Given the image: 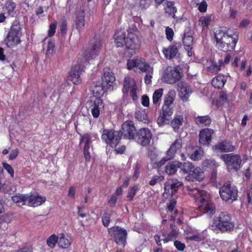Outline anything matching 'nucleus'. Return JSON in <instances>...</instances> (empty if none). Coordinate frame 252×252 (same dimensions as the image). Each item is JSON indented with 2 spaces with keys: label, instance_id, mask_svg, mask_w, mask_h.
<instances>
[{
  "label": "nucleus",
  "instance_id": "nucleus-23",
  "mask_svg": "<svg viewBox=\"0 0 252 252\" xmlns=\"http://www.w3.org/2000/svg\"><path fill=\"white\" fill-rule=\"evenodd\" d=\"M90 89L93 94L97 98H99L104 94L105 92L108 90L100 81L93 82Z\"/></svg>",
  "mask_w": 252,
  "mask_h": 252
},
{
  "label": "nucleus",
  "instance_id": "nucleus-19",
  "mask_svg": "<svg viewBox=\"0 0 252 252\" xmlns=\"http://www.w3.org/2000/svg\"><path fill=\"white\" fill-rule=\"evenodd\" d=\"M183 185V183L176 179L169 180L164 184L165 192L173 194L176 192L179 188Z\"/></svg>",
  "mask_w": 252,
  "mask_h": 252
},
{
  "label": "nucleus",
  "instance_id": "nucleus-43",
  "mask_svg": "<svg viewBox=\"0 0 252 252\" xmlns=\"http://www.w3.org/2000/svg\"><path fill=\"white\" fill-rule=\"evenodd\" d=\"M176 91L174 90H170L165 97L164 104L173 105V102L176 96Z\"/></svg>",
  "mask_w": 252,
  "mask_h": 252
},
{
  "label": "nucleus",
  "instance_id": "nucleus-13",
  "mask_svg": "<svg viewBox=\"0 0 252 252\" xmlns=\"http://www.w3.org/2000/svg\"><path fill=\"white\" fill-rule=\"evenodd\" d=\"M122 132L124 137L128 139H133L136 134V128L132 121H126L122 125Z\"/></svg>",
  "mask_w": 252,
  "mask_h": 252
},
{
  "label": "nucleus",
  "instance_id": "nucleus-64",
  "mask_svg": "<svg viewBox=\"0 0 252 252\" xmlns=\"http://www.w3.org/2000/svg\"><path fill=\"white\" fill-rule=\"evenodd\" d=\"M18 155V150L17 149H15L12 150L9 155V159L10 160H13L15 159Z\"/></svg>",
  "mask_w": 252,
  "mask_h": 252
},
{
  "label": "nucleus",
  "instance_id": "nucleus-10",
  "mask_svg": "<svg viewBox=\"0 0 252 252\" xmlns=\"http://www.w3.org/2000/svg\"><path fill=\"white\" fill-rule=\"evenodd\" d=\"M221 158L229 170L237 171L240 168L242 160L239 155L224 154L221 156Z\"/></svg>",
  "mask_w": 252,
  "mask_h": 252
},
{
  "label": "nucleus",
  "instance_id": "nucleus-34",
  "mask_svg": "<svg viewBox=\"0 0 252 252\" xmlns=\"http://www.w3.org/2000/svg\"><path fill=\"white\" fill-rule=\"evenodd\" d=\"M16 7V4L13 0H8L5 1L3 9L8 15L13 16L15 13Z\"/></svg>",
  "mask_w": 252,
  "mask_h": 252
},
{
  "label": "nucleus",
  "instance_id": "nucleus-25",
  "mask_svg": "<svg viewBox=\"0 0 252 252\" xmlns=\"http://www.w3.org/2000/svg\"><path fill=\"white\" fill-rule=\"evenodd\" d=\"M83 142L85 143L83 150L84 158L86 161H89L91 159V156L89 152L91 138L89 135L85 134L81 137L80 140V144Z\"/></svg>",
  "mask_w": 252,
  "mask_h": 252
},
{
  "label": "nucleus",
  "instance_id": "nucleus-54",
  "mask_svg": "<svg viewBox=\"0 0 252 252\" xmlns=\"http://www.w3.org/2000/svg\"><path fill=\"white\" fill-rule=\"evenodd\" d=\"M165 34L166 38L169 41H172L173 40L174 33L171 28L169 27H166L165 29Z\"/></svg>",
  "mask_w": 252,
  "mask_h": 252
},
{
  "label": "nucleus",
  "instance_id": "nucleus-58",
  "mask_svg": "<svg viewBox=\"0 0 252 252\" xmlns=\"http://www.w3.org/2000/svg\"><path fill=\"white\" fill-rule=\"evenodd\" d=\"M3 168L10 174L11 177H14V170L12 167L8 164L6 163H3Z\"/></svg>",
  "mask_w": 252,
  "mask_h": 252
},
{
  "label": "nucleus",
  "instance_id": "nucleus-8",
  "mask_svg": "<svg viewBox=\"0 0 252 252\" xmlns=\"http://www.w3.org/2000/svg\"><path fill=\"white\" fill-rule=\"evenodd\" d=\"M219 192L220 197L224 201H234L237 199L238 190L233 184L228 183L224 184L220 189Z\"/></svg>",
  "mask_w": 252,
  "mask_h": 252
},
{
  "label": "nucleus",
  "instance_id": "nucleus-53",
  "mask_svg": "<svg viewBox=\"0 0 252 252\" xmlns=\"http://www.w3.org/2000/svg\"><path fill=\"white\" fill-rule=\"evenodd\" d=\"M60 30L62 35L64 36L66 34L67 32V21L64 18L61 19Z\"/></svg>",
  "mask_w": 252,
  "mask_h": 252
},
{
  "label": "nucleus",
  "instance_id": "nucleus-60",
  "mask_svg": "<svg viewBox=\"0 0 252 252\" xmlns=\"http://www.w3.org/2000/svg\"><path fill=\"white\" fill-rule=\"evenodd\" d=\"M176 204V201L175 199H172L170 200L169 205L167 206L168 210L170 212H172L174 209L175 205Z\"/></svg>",
  "mask_w": 252,
  "mask_h": 252
},
{
  "label": "nucleus",
  "instance_id": "nucleus-24",
  "mask_svg": "<svg viewBox=\"0 0 252 252\" xmlns=\"http://www.w3.org/2000/svg\"><path fill=\"white\" fill-rule=\"evenodd\" d=\"M76 29L80 32L82 31L85 26V12L83 9L79 10L76 12L74 20Z\"/></svg>",
  "mask_w": 252,
  "mask_h": 252
},
{
  "label": "nucleus",
  "instance_id": "nucleus-28",
  "mask_svg": "<svg viewBox=\"0 0 252 252\" xmlns=\"http://www.w3.org/2000/svg\"><path fill=\"white\" fill-rule=\"evenodd\" d=\"M72 243V239L70 236L63 233L59 234L58 246L63 249H67L69 247Z\"/></svg>",
  "mask_w": 252,
  "mask_h": 252
},
{
  "label": "nucleus",
  "instance_id": "nucleus-20",
  "mask_svg": "<svg viewBox=\"0 0 252 252\" xmlns=\"http://www.w3.org/2000/svg\"><path fill=\"white\" fill-rule=\"evenodd\" d=\"M181 47L180 43H174L167 48H163L162 52L165 57L168 59L174 58L178 53V49Z\"/></svg>",
  "mask_w": 252,
  "mask_h": 252
},
{
  "label": "nucleus",
  "instance_id": "nucleus-16",
  "mask_svg": "<svg viewBox=\"0 0 252 252\" xmlns=\"http://www.w3.org/2000/svg\"><path fill=\"white\" fill-rule=\"evenodd\" d=\"M83 71V66L77 64L72 67L69 73V79L74 84H78L81 82L80 75Z\"/></svg>",
  "mask_w": 252,
  "mask_h": 252
},
{
  "label": "nucleus",
  "instance_id": "nucleus-49",
  "mask_svg": "<svg viewBox=\"0 0 252 252\" xmlns=\"http://www.w3.org/2000/svg\"><path fill=\"white\" fill-rule=\"evenodd\" d=\"M211 21V16L207 15L206 16H202L200 17L199 21V25L203 27H207Z\"/></svg>",
  "mask_w": 252,
  "mask_h": 252
},
{
  "label": "nucleus",
  "instance_id": "nucleus-6",
  "mask_svg": "<svg viewBox=\"0 0 252 252\" xmlns=\"http://www.w3.org/2000/svg\"><path fill=\"white\" fill-rule=\"evenodd\" d=\"M122 136V132L119 131L105 129L103 131L101 138L111 147L116 148L119 143Z\"/></svg>",
  "mask_w": 252,
  "mask_h": 252
},
{
  "label": "nucleus",
  "instance_id": "nucleus-44",
  "mask_svg": "<svg viewBox=\"0 0 252 252\" xmlns=\"http://www.w3.org/2000/svg\"><path fill=\"white\" fill-rule=\"evenodd\" d=\"M163 90L162 88L158 89L155 91L153 95V102L155 105L158 104L159 101L163 94Z\"/></svg>",
  "mask_w": 252,
  "mask_h": 252
},
{
  "label": "nucleus",
  "instance_id": "nucleus-5",
  "mask_svg": "<svg viewBox=\"0 0 252 252\" xmlns=\"http://www.w3.org/2000/svg\"><path fill=\"white\" fill-rule=\"evenodd\" d=\"M22 34L21 27L18 21L13 23L10 30L7 35L5 42L8 47L14 46L20 42Z\"/></svg>",
  "mask_w": 252,
  "mask_h": 252
},
{
  "label": "nucleus",
  "instance_id": "nucleus-9",
  "mask_svg": "<svg viewBox=\"0 0 252 252\" xmlns=\"http://www.w3.org/2000/svg\"><path fill=\"white\" fill-rule=\"evenodd\" d=\"M108 232L118 245L123 247L125 246L127 236L126 230L119 226H114L108 228Z\"/></svg>",
  "mask_w": 252,
  "mask_h": 252
},
{
  "label": "nucleus",
  "instance_id": "nucleus-3",
  "mask_svg": "<svg viewBox=\"0 0 252 252\" xmlns=\"http://www.w3.org/2000/svg\"><path fill=\"white\" fill-rule=\"evenodd\" d=\"M215 38L216 41V46L224 52L233 50L238 41V35L231 31H223L217 30L214 32Z\"/></svg>",
  "mask_w": 252,
  "mask_h": 252
},
{
  "label": "nucleus",
  "instance_id": "nucleus-30",
  "mask_svg": "<svg viewBox=\"0 0 252 252\" xmlns=\"http://www.w3.org/2000/svg\"><path fill=\"white\" fill-rule=\"evenodd\" d=\"M170 228L172 230L169 233L166 234L163 233L162 237H163L162 241L164 243H167L169 241L175 239L178 235V230L175 228V226L173 224H170Z\"/></svg>",
  "mask_w": 252,
  "mask_h": 252
},
{
  "label": "nucleus",
  "instance_id": "nucleus-14",
  "mask_svg": "<svg viewBox=\"0 0 252 252\" xmlns=\"http://www.w3.org/2000/svg\"><path fill=\"white\" fill-rule=\"evenodd\" d=\"M114 74L109 70H105L101 78V83L109 91L114 89V84L115 81Z\"/></svg>",
  "mask_w": 252,
  "mask_h": 252
},
{
  "label": "nucleus",
  "instance_id": "nucleus-61",
  "mask_svg": "<svg viewBox=\"0 0 252 252\" xmlns=\"http://www.w3.org/2000/svg\"><path fill=\"white\" fill-rule=\"evenodd\" d=\"M247 199L248 206H252V188L248 191L247 195Z\"/></svg>",
  "mask_w": 252,
  "mask_h": 252
},
{
  "label": "nucleus",
  "instance_id": "nucleus-33",
  "mask_svg": "<svg viewBox=\"0 0 252 252\" xmlns=\"http://www.w3.org/2000/svg\"><path fill=\"white\" fill-rule=\"evenodd\" d=\"M226 82V77L223 75H219L212 80V85L216 89H221Z\"/></svg>",
  "mask_w": 252,
  "mask_h": 252
},
{
  "label": "nucleus",
  "instance_id": "nucleus-37",
  "mask_svg": "<svg viewBox=\"0 0 252 252\" xmlns=\"http://www.w3.org/2000/svg\"><path fill=\"white\" fill-rule=\"evenodd\" d=\"M206 164L208 167L212 169L211 172V179L212 181L215 182L217 178V172L216 168L219 166V164L213 159H209L206 161Z\"/></svg>",
  "mask_w": 252,
  "mask_h": 252
},
{
  "label": "nucleus",
  "instance_id": "nucleus-36",
  "mask_svg": "<svg viewBox=\"0 0 252 252\" xmlns=\"http://www.w3.org/2000/svg\"><path fill=\"white\" fill-rule=\"evenodd\" d=\"M203 154L202 148L197 146L192 148V153L190 155V158L194 161H197L202 158Z\"/></svg>",
  "mask_w": 252,
  "mask_h": 252
},
{
  "label": "nucleus",
  "instance_id": "nucleus-48",
  "mask_svg": "<svg viewBox=\"0 0 252 252\" xmlns=\"http://www.w3.org/2000/svg\"><path fill=\"white\" fill-rule=\"evenodd\" d=\"M115 214L114 212L111 213H105L102 217V224L105 227H108L110 222V217Z\"/></svg>",
  "mask_w": 252,
  "mask_h": 252
},
{
  "label": "nucleus",
  "instance_id": "nucleus-41",
  "mask_svg": "<svg viewBox=\"0 0 252 252\" xmlns=\"http://www.w3.org/2000/svg\"><path fill=\"white\" fill-rule=\"evenodd\" d=\"M28 195H22L18 194L12 197L13 201L17 204L19 206L23 205L25 204V202L28 201Z\"/></svg>",
  "mask_w": 252,
  "mask_h": 252
},
{
  "label": "nucleus",
  "instance_id": "nucleus-40",
  "mask_svg": "<svg viewBox=\"0 0 252 252\" xmlns=\"http://www.w3.org/2000/svg\"><path fill=\"white\" fill-rule=\"evenodd\" d=\"M138 68L142 72L147 73H153V68L150 65L145 62V60L141 59Z\"/></svg>",
  "mask_w": 252,
  "mask_h": 252
},
{
  "label": "nucleus",
  "instance_id": "nucleus-4",
  "mask_svg": "<svg viewBox=\"0 0 252 252\" xmlns=\"http://www.w3.org/2000/svg\"><path fill=\"white\" fill-rule=\"evenodd\" d=\"M230 215L226 212H221L214 221V224L221 232L233 230L234 223Z\"/></svg>",
  "mask_w": 252,
  "mask_h": 252
},
{
  "label": "nucleus",
  "instance_id": "nucleus-32",
  "mask_svg": "<svg viewBox=\"0 0 252 252\" xmlns=\"http://www.w3.org/2000/svg\"><path fill=\"white\" fill-rule=\"evenodd\" d=\"M194 122L199 126H207L211 123V119L208 115L194 117Z\"/></svg>",
  "mask_w": 252,
  "mask_h": 252
},
{
  "label": "nucleus",
  "instance_id": "nucleus-46",
  "mask_svg": "<svg viewBox=\"0 0 252 252\" xmlns=\"http://www.w3.org/2000/svg\"><path fill=\"white\" fill-rule=\"evenodd\" d=\"M141 59H133L128 60L127 62V69L129 70L132 69L134 67L138 68Z\"/></svg>",
  "mask_w": 252,
  "mask_h": 252
},
{
  "label": "nucleus",
  "instance_id": "nucleus-22",
  "mask_svg": "<svg viewBox=\"0 0 252 252\" xmlns=\"http://www.w3.org/2000/svg\"><path fill=\"white\" fill-rule=\"evenodd\" d=\"M214 150L216 152H225L227 153L229 152L234 151L235 148L232 145V143L228 140H224L219 143L217 145L214 147Z\"/></svg>",
  "mask_w": 252,
  "mask_h": 252
},
{
  "label": "nucleus",
  "instance_id": "nucleus-26",
  "mask_svg": "<svg viewBox=\"0 0 252 252\" xmlns=\"http://www.w3.org/2000/svg\"><path fill=\"white\" fill-rule=\"evenodd\" d=\"M182 139L180 136L171 144L169 149L167 151V155L170 156L169 158H173L174 157L175 154L177 151L182 148Z\"/></svg>",
  "mask_w": 252,
  "mask_h": 252
},
{
  "label": "nucleus",
  "instance_id": "nucleus-17",
  "mask_svg": "<svg viewBox=\"0 0 252 252\" xmlns=\"http://www.w3.org/2000/svg\"><path fill=\"white\" fill-rule=\"evenodd\" d=\"M205 177L202 170L198 167H194L191 171L185 178L186 180L189 182L197 181L200 182Z\"/></svg>",
  "mask_w": 252,
  "mask_h": 252
},
{
  "label": "nucleus",
  "instance_id": "nucleus-11",
  "mask_svg": "<svg viewBox=\"0 0 252 252\" xmlns=\"http://www.w3.org/2000/svg\"><path fill=\"white\" fill-rule=\"evenodd\" d=\"M173 105L164 104L162 106V111L158 118L157 123L159 126H162L169 124L171 116L173 114Z\"/></svg>",
  "mask_w": 252,
  "mask_h": 252
},
{
  "label": "nucleus",
  "instance_id": "nucleus-45",
  "mask_svg": "<svg viewBox=\"0 0 252 252\" xmlns=\"http://www.w3.org/2000/svg\"><path fill=\"white\" fill-rule=\"evenodd\" d=\"M59 242V235L57 236L55 234H52L49 236L46 241L47 245L53 249L54 248L56 244H58Z\"/></svg>",
  "mask_w": 252,
  "mask_h": 252
},
{
  "label": "nucleus",
  "instance_id": "nucleus-38",
  "mask_svg": "<svg viewBox=\"0 0 252 252\" xmlns=\"http://www.w3.org/2000/svg\"><path fill=\"white\" fill-rule=\"evenodd\" d=\"M184 122L183 115H177L171 121V126L175 132H178L180 127L182 125Z\"/></svg>",
  "mask_w": 252,
  "mask_h": 252
},
{
  "label": "nucleus",
  "instance_id": "nucleus-21",
  "mask_svg": "<svg viewBox=\"0 0 252 252\" xmlns=\"http://www.w3.org/2000/svg\"><path fill=\"white\" fill-rule=\"evenodd\" d=\"M178 89L179 90V95L183 101H187L189 97L191 91L187 83L181 81L178 84Z\"/></svg>",
  "mask_w": 252,
  "mask_h": 252
},
{
  "label": "nucleus",
  "instance_id": "nucleus-29",
  "mask_svg": "<svg viewBox=\"0 0 252 252\" xmlns=\"http://www.w3.org/2000/svg\"><path fill=\"white\" fill-rule=\"evenodd\" d=\"M46 199L44 197H42L37 194L28 195V204L29 206L36 207L41 205L45 202Z\"/></svg>",
  "mask_w": 252,
  "mask_h": 252
},
{
  "label": "nucleus",
  "instance_id": "nucleus-47",
  "mask_svg": "<svg viewBox=\"0 0 252 252\" xmlns=\"http://www.w3.org/2000/svg\"><path fill=\"white\" fill-rule=\"evenodd\" d=\"M185 173H187L188 174L194 168V165L189 162H182V165L179 167Z\"/></svg>",
  "mask_w": 252,
  "mask_h": 252
},
{
  "label": "nucleus",
  "instance_id": "nucleus-39",
  "mask_svg": "<svg viewBox=\"0 0 252 252\" xmlns=\"http://www.w3.org/2000/svg\"><path fill=\"white\" fill-rule=\"evenodd\" d=\"M174 4V1H167L166 2V6L164 8L165 13L173 18H174L175 14L177 12V8Z\"/></svg>",
  "mask_w": 252,
  "mask_h": 252
},
{
  "label": "nucleus",
  "instance_id": "nucleus-56",
  "mask_svg": "<svg viewBox=\"0 0 252 252\" xmlns=\"http://www.w3.org/2000/svg\"><path fill=\"white\" fill-rule=\"evenodd\" d=\"M152 2V0H140L139 5L142 8H148Z\"/></svg>",
  "mask_w": 252,
  "mask_h": 252
},
{
  "label": "nucleus",
  "instance_id": "nucleus-1",
  "mask_svg": "<svg viewBox=\"0 0 252 252\" xmlns=\"http://www.w3.org/2000/svg\"><path fill=\"white\" fill-rule=\"evenodd\" d=\"M137 30L135 26L129 28L127 31L126 38L124 30L122 29L118 30L114 35L116 46L121 47L125 45L126 52L129 56L135 53V50L138 49L140 46V42L134 33Z\"/></svg>",
  "mask_w": 252,
  "mask_h": 252
},
{
  "label": "nucleus",
  "instance_id": "nucleus-7",
  "mask_svg": "<svg viewBox=\"0 0 252 252\" xmlns=\"http://www.w3.org/2000/svg\"><path fill=\"white\" fill-rule=\"evenodd\" d=\"M182 75V73L178 68L168 66L163 72L162 80L164 83L173 84L180 80Z\"/></svg>",
  "mask_w": 252,
  "mask_h": 252
},
{
  "label": "nucleus",
  "instance_id": "nucleus-62",
  "mask_svg": "<svg viewBox=\"0 0 252 252\" xmlns=\"http://www.w3.org/2000/svg\"><path fill=\"white\" fill-rule=\"evenodd\" d=\"M207 7V4L204 0L202 1L199 5L198 10L201 12H204L206 11Z\"/></svg>",
  "mask_w": 252,
  "mask_h": 252
},
{
  "label": "nucleus",
  "instance_id": "nucleus-27",
  "mask_svg": "<svg viewBox=\"0 0 252 252\" xmlns=\"http://www.w3.org/2000/svg\"><path fill=\"white\" fill-rule=\"evenodd\" d=\"M102 100L99 98H96L92 103L91 106L92 114L94 118H97L100 113V110L103 107Z\"/></svg>",
  "mask_w": 252,
  "mask_h": 252
},
{
  "label": "nucleus",
  "instance_id": "nucleus-50",
  "mask_svg": "<svg viewBox=\"0 0 252 252\" xmlns=\"http://www.w3.org/2000/svg\"><path fill=\"white\" fill-rule=\"evenodd\" d=\"M164 180V177L162 176L155 175L152 177L151 180L149 182V184L152 186H154L155 185L160 183L161 181Z\"/></svg>",
  "mask_w": 252,
  "mask_h": 252
},
{
  "label": "nucleus",
  "instance_id": "nucleus-18",
  "mask_svg": "<svg viewBox=\"0 0 252 252\" xmlns=\"http://www.w3.org/2000/svg\"><path fill=\"white\" fill-rule=\"evenodd\" d=\"M214 131L212 129L205 128L200 131L199 142L201 145H208L211 142L212 135Z\"/></svg>",
  "mask_w": 252,
  "mask_h": 252
},
{
  "label": "nucleus",
  "instance_id": "nucleus-55",
  "mask_svg": "<svg viewBox=\"0 0 252 252\" xmlns=\"http://www.w3.org/2000/svg\"><path fill=\"white\" fill-rule=\"evenodd\" d=\"M205 236L202 234H197L189 236V239L195 241H201L204 239Z\"/></svg>",
  "mask_w": 252,
  "mask_h": 252
},
{
  "label": "nucleus",
  "instance_id": "nucleus-15",
  "mask_svg": "<svg viewBox=\"0 0 252 252\" xmlns=\"http://www.w3.org/2000/svg\"><path fill=\"white\" fill-rule=\"evenodd\" d=\"M102 45L100 40H95L93 42L91 49L89 51H86L83 53L85 59L89 61L95 58V56L99 53V50Z\"/></svg>",
  "mask_w": 252,
  "mask_h": 252
},
{
  "label": "nucleus",
  "instance_id": "nucleus-63",
  "mask_svg": "<svg viewBox=\"0 0 252 252\" xmlns=\"http://www.w3.org/2000/svg\"><path fill=\"white\" fill-rule=\"evenodd\" d=\"M141 103L145 107H148L149 106V98L147 95L142 96Z\"/></svg>",
  "mask_w": 252,
  "mask_h": 252
},
{
  "label": "nucleus",
  "instance_id": "nucleus-52",
  "mask_svg": "<svg viewBox=\"0 0 252 252\" xmlns=\"http://www.w3.org/2000/svg\"><path fill=\"white\" fill-rule=\"evenodd\" d=\"M55 52L54 42L49 41L48 43L46 54L48 56L52 55Z\"/></svg>",
  "mask_w": 252,
  "mask_h": 252
},
{
  "label": "nucleus",
  "instance_id": "nucleus-35",
  "mask_svg": "<svg viewBox=\"0 0 252 252\" xmlns=\"http://www.w3.org/2000/svg\"><path fill=\"white\" fill-rule=\"evenodd\" d=\"M136 86L134 79L129 76H126L124 79V87L122 90L124 94H127L129 89Z\"/></svg>",
  "mask_w": 252,
  "mask_h": 252
},
{
  "label": "nucleus",
  "instance_id": "nucleus-51",
  "mask_svg": "<svg viewBox=\"0 0 252 252\" xmlns=\"http://www.w3.org/2000/svg\"><path fill=\"white\" fill-rule=\"evenodd\" d=\"M138 188L137 186H133L132 188H131L129 189V190L128 192L127 195V200L130 201L132 200V199H133L134 196H135L136 192L138 190Z\"/></svg>",
  "mask_w": 252,
  "mask_h": 252
},
{
  "label": "nucleus",
  "instance_id": "nucleus-31",
  "mask_svg": "<svg viewBox=\"0 0 252 252\" xmlns=\"http://www.w3.org/2000/svg\"><path fill=\"white\" fill-rule=\"evenodd\" d=\"M182 165V162L178 161H174L169 162L165 167V171L168 175H173L177 171L178 168Z\"/></svg>",
  "mask_w": 252,
  "mask_h": 252
},
{
  "label": "nucleus",
  "instance_id": "nucleus-42",
  "mask_svg": "<svg viewBox=\"0 0 252 252\" xmlns=\"http://www.w3.org/2000/svg\"><path fill=\"white\" fill-rule=\"evenodd\" d=\"M193 37L189 33H185L183 38V42L185 47L188 49H191L193 45Z\"/></svg>",
  "mask_w": 252,
  "mask_h": 252
},
{
  "label": "nucleus",
  "instance_id": "nucleus-57",
  "mask_svg": "<svg viewBox=\"0 0 252 252\" xmlns=\"http://www.w3.org/2000/svg\"><path fill=\"white\" fill-rule=\"evenodd\" d=\"M56 27L57 24L56 22L52 23L50 24L49 26V29L48 30L49 36H51L55 34Z\"/></svg>",
  "mask_w": 252,
  "mask_h": 252
},
{
  "label": "nucleus",
  "instance_id": "nucleus-59",
  "mask_svg": "<svg viewBox=\"0 0 252 252\" xmlns=\"http://www.w3.org/2000/svg\"><path fill=\"white\" fill-rule=\"evenodd\" d=\"M174 244L176 249L179 251H183L185 248V245L179 241H175Z\"/></svg>",
  "mask_w": 252,
  "mask_h": 252
},
{
  "label": "nucleus",
  "instance_id": "nucleus-2",
  "mask_svg": "<svg viewBox=\"0 0 252 252\" xmlns=\"http://www.w3.org/2000/svg\"><path fill=\"white\" fill-rule=\"evenodd\" d=\"M189 194L192 196L198 202V209L203 214L212 217L216 212L215 204L210 200L209 194L205 190H199L189 185L187 186Z\"/></svg>",
  "mask_w": 252,
  "mask_h": 252
},
{
  "label": "nucleus",
  "instance_id": "nucleus-12",
  "mask_svg": "<svg viewBox=\"0 0 252 252\" xmlns=\"http://www.w3.org/2000/svg\"><path fill=\"white\" fill-rule=\"evenodd\" d=\"M136 137L137 141L143 146H147L150 145L152 134L150 130L148 128H142L136 133Z\"/></svg>",
  "mask_w": 252,
  "mask_h": 252
}]
</instances>
